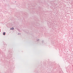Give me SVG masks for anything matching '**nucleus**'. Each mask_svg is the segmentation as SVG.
Returning <instances> with one entry per match:
<instances>
[{
	"label": "nucleus",
	"instance_id": "7ed1b4c3",
	"mask_svg": "<svg viewBox=\"0 0 73 73\" xmlns=\"http://www.w3.org/2000/svg\"><path fill=\"white\" fill-rule=\"evenodd\" d=\"M1 31H0V32Z\"/></svg>",
	"mask_w": 73,
	"mask_h": 73
},
{
	"label": "nucleus",
	"instance_id": "f03ea898",
	"mask_svg": "<svg viewBox=\"0 0 73 73\" xmlns=\"http://www.w3.org/2000/svg\"><path fill=\"white\" fill-rule=\"evenodd\" d=\"M5 33H3V35H5Z\"/></svg>",
	"mask_w": 73,
	"mask_h": 73
},
{
	"label": "nucleus",
	"instance_id": "f257e3e1",
	"mask_svg": "<svg viewBox=\"0 0 73 73\" xmlns=\"http://www.w3.org/2000/svg\"><path fill=\"white\" fill-rule=\"evenodd\" d=\"M10 29H11V30H13V29H14V28H11Z\"/></svg>",
	"mask_w": 73,
	"mask_h": 73
}]
</instances>
